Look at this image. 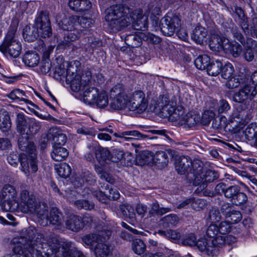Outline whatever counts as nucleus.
Returning a JSON list of instances; mask_svg holds the SVG:
<instances>
[{"instance_id": "393cba45", "label": "nucleus", "mask_w": 257, "mask_h": 257, "mask_svg": "<svg viewBox=\"0 0 257 257\" xmlns=\"http://www.w3.org/2000/svg\"><path fill=\"white\" fill-rule=\"evenodd\" d=\"M84 182L90 185L96 182L95 176L87 170L82 171L80 176L75 178V185L77 187L81 186Z\"/></svg>"}, {"instance_id": "49530a36", "label": "nucleus", "mask_w": 257, "mask_h": 257, "mask_svg": "<svg viewBox=\"0 0 257 257\" xmlns=\"http://www.w3.org/2000/svg\"><path fill=\"white\" fill-rule=\"evenodd\" d=\"M108 104V98L107 94L104 91H101L98 93L94 101V104L98 107L103 108L107 106Z\"/></svg>"}, {"instance_id": "79ce46f5", "label": "nucleus", "mask_w": 257, "mask_h": 257, "mask_svg": "<svg viewBox=\"0 0 257 257\" xmlns=\"http://www.w3.org/2000/svg\"><path fill=\"white\" fill-rule=\"evenodd\" d=\"M222 67V64L220 61L210 62L207 68V73L209 75L217 76L220 73Z\"/></svg>"}, {"instance_id": "1a4fd4ad", "label": "nucleus", "mask_w": 257, "mask_h": 257, "mask_svg": "<svg viewBox=\"0 0 257 257\" xmlns=\"http://www.w3.org/2000/svg\"><path fill=\"white\" fill-rule=\"evenodd\" d=\"M148 101L145 93L141 90L136 91L130 97L127 107L131 111H136L141 113L146 110L148 107Z\"/></svg>"}, {"instance_id": "680f3d73", "label": "nucleus", "mask_w": 257, "mask_h": 257, "mask_svg": "<svg viewBox=\"0 0 257 257\" xmlns=\"http://www.w3.org/2000/svg\"><path fill=\"white\" fill-rule=\"evenodd\" d=\"M73 204L78 209L91 210L94 208V204L93 202L86 200H77L75 201Z\"/></svg>"}, {"instance_id": "09e8293b", "label": "nucleus", "mask_w": 257, "mask_h": 257, "mask_svg": "<svg viewBox=\"0 0 257 257\" xmlns=\"http://www.w3.org/2000/svg\"><path fill=\"white\" fill-rule=\"evenodd\" d=\"M2 194L4 200L5 198L14 199L17 196V193L13 186L7 184L4 186Z\"/></svg>"}, {"instance_id": "9b49d317", "label": "nucleus", "mask_w": 257, "mask_h": 257, "mask_svg": "<svg viewBox=\"0 0 257 257\" xmlns=\"http://www.w3.org/2000/svg\"><path fill=\"white\" fill-rule=\"evenodd\" d=\"M191 170L187 174V182L194 186L199 185L202 180L201 175L203 174V164L198 160L192 161Z\"/></svg>"}, {"instance_id": "58836bf2", "label": "nucleus", "mask_w": 257, "mask_h": 257, "mask_svg": "<svg viewBox=\"0 0 257 257\" xmlns=\"http://www.w3.org/2000/svg\"><path fill=\"white\" fill-rule=\"evenodd\" d=\"M119 209L122 215L125 218L134 221L136 218V214L133 207L128 204H124L119 206Z\"/></svg>"}, {"instance_id": "2f4dec72", "label": "nucleus", "mask_w": 257, "mask_h": 257, "mask_svg": "<svg viewBox=\"0 0 257 257\" xmlns=\"http://www.w3.org/2000/svg\"><path fill=\"white\" fill-rule=\"evenodd\" d=\"M66 81L70 83L71 89L74 92H77L81 88L83 89L86 85L81 79V76L75 74L73 78H71L70 76H66Z\"/></svg>"}, {"instance_id": "f257e3e1", "label": "nucleus", "mask_w": 257, "mask_h": 257, "mask_svg": "<svg viewBox=\"0 0 257 257\" xmlns=\"http://www.w3.org/2000/svg\"><path fill=\"white\" fill-rule=\"evenodd\" d=\"M32 244L36 247V250L43 257H86L83 252L73 245V243L64 241L60 243L57 236L51 233L44 237L42 234H38Z\"/></svg>"}, {"instance_id": "3c124183", "label": "nucleus", "mask_w": 257, "mask_h": 257, "mask_svg": "<svg viewBox=\"0 0 257 257\" xmlns=\"http://www.w3.org/2000/svg\"><path fill=\"white\" fill-rule=\"evenodd\" d=\"M162 224L165 227L175 226L178 222V218L175 214H170L163 217L161 220Z\"/></svg>"}, {"instance_id": "412c9836", "label": "nucleus", "mask_w": 257, "mask_h": 257, "mask_svg": "<svg viewBox=\"0 0 257 257\" xmlns=\"http://www.w3.org/2000/svg\"><path fill=\"white\" fill-rule=\"evenodd\" d=\"M79 17L77 16H72L66 17L65 16L62 18L59 16H57L56 21L60 29L64 31L72 32L74 30V24L78 21Z\"/></svg>"}, {"instance_id": "0eeeda50", "label": "nucleus", "mask_w": 257, "mask_h": 257, "mask_svg": "<svg viewBox=\"0 0 257 257\" xmlns=\"http://www.w3.org/2000/svg\"><path fill=\"white\" fill-rule=\"evenodd\" d=\"M124 41L125 43L128 47L137 48L142 45L143 41L155 44H159L161 42V39L150 33L138 32L134 34L127 35Z\"/></svg>"}, {"instance_id": "4c0bfd02", "label": "nucleus", "mask_w": 257, "mask_h": 257, "mask_svg": "<svg viewBox=\"0 0 257 257\" xmlns=\"http://www.w3.org/2000/svg\"><path fill=\"white\" fill-rule=\"evenodd\" d=\"M68 155L67 150L62 147H55L51 153L52 158L56 161H62Z\"/></svg>"}, {"instance_id": "a18cd8bd", "label": "nucleus", "mask_w": 257, "mask_h": 257, "mask_svg": "<svg viewBox=\"0 0 257 257\" xmlns=\"http://www.w3.org/2000/svg\"><path fill=\"white\" fill-rule=\"evenodd\" d=\"M210 61V57L208 55H200L195 60L194 64L198 69L204 70L206 68L207 69Z\"/></svg>"}, {"instance_id": "7ed1b4c3", "label": "nucleus", "mask_w": 257, "mask_h": 257, "mask_svg": "<svg viewBox=\"0 0 257 257\" xmlns=\"http://www.w3.org/2000/svg\"><path fill=\"white\" fill-rule=\"evenodd\" d=\"M215 191L218 195L223 194L226 198L235 205L244 204L247 201V196L240 191V188L238 185L228 186L221 182L216 185Z\"/></svg>"}, {"instance_id": "cd10ccee", "label": "nucleus", "mask_w": 257, "mask_h": 257, "mask_svg": "<svg viewBox=\"0 0 257 257\" xmlns=\"http://www.w3.org/2000/svg\"><path fill=\"white\" fill-rule=\"evenodd\" d=\"M83 100L85 103L89 104H93L94 101L98 95L99 90L97 88L86 86L83 89Z\"/></svg>"}, {"instance_id": "f704fd0d", "label": "nucleus", "mask_w": 257, "mask_h": 257, "mask_svg": "<svg viewBox=\"0 0 257 257\" xmlns=\"http://www.w3.org/2000/svg\"><path fill=\"white\" fill-rule=\"evenodd\" d=\"M225 49L227 50L235 58L238 57L243 52L242 45L236 41L232 42H230L228 41V42L226 43Z\"/></svg>"}, {"instance_id": "aec40b11", "label": "nucleus", "mask_w": 257, "mask_h": 257, "mask_svg": "<svg viewBox=\"0 0 257 257\" xmlns=\"http://www.w3.org/2000/svg\"><path fill=\"white\" fill-rule=\"evenodd\" d=\"M192 160L188 156H182L178 158L175 163V169L180 175H185L187 180V174L191 170Z\"/></svg>"}, {"instance_id": "6ab92c4d", "label": "nucleus", "mask_w": 257, "mask_h": 257, "mask_svg": "<svg viewBox=\"0 0 257 257\" xmlns=\"http://www.w3.org/2000/svg\"><path fill=\"white\" fill-rule=\"evenodd\" d=\"M83 218L77 215L71 214L65 221L66 228L73 232H78L84 226Z\"/></svg>"}, {"instance_id": "a878e982", "label": "nucleus", "mask_w": 257, "mask_h": 257, "mask_svg": "<svg viewBox=\"0 0 257 257\" xmlns=\"http://www.w3.org/2000/svg\"><path fill=\"white\" fill-rule=\"evenodd\" d=\"M23 36L25 41L34 42L40 36L39 32L34 24L32 27L26 25L23 29Z\"/></svg>"}, {"instance_id": "f8f14e48", "label": "nucleus", "mask_w": 257, "mask_h": 257, "mask_svg": "<svg viewBox=\"0 0 257 257\" xmlns=\"http://www.w3.org/2000/svg\"><path fill=\"white\" fill-rule=\"evenodd\" d=\"M257 90H253L252 87L250 85H245L242 88L239 89L238 91L234 93L232 97L233 101L243 103L246 107V105H248V100H251L255 96Z\"/></svg>"}, {"instance_id": "f03ea898", "label": "nucleus", "mask_w": 257, "mask_h": 257, "mask_svg": "<svg viewBox=\"0 0 257 257\" xmlns=\"http://www.w3.org/2000/svg\"><path fill=\"white\" fill-rule=\"evenodd\" d=\"M131 11L127 6L123 5H113L106 10L105 19L112 32L121 31L129 25L127 18Z\"/></svg>"}, {"instance_id": "052dcab7", "label": "nucleus", "mask_w": 257, "mask_h": 257, "mask_svg": "<svg viewBox=\"0 0 257 257\" xmlns=\"http://www.w3.org/2000/svg\"><path fill=\"white\" fill-rule=\"evenodd\" d=\"M25 92L23 90H21L19 89H15L12 91L8 95L9 97L13 100L19 99L20 101H24L27 103H30L32 105H35L30 100L22 98V96L25 95Z\"/></svg>"}, {"instance_id": "69168bd1", "label": "nucleus", "mask_w": 257, "mask_h": 257, "mask_svg": "<svg viewBox=\"0 0 257 257\" xmlns=\"http://www.w3.org/2000/svg\"><path fill=\"white\" fill-rule=\"evenodd\" d=\"M221 219V216L219 210L215 208L210 209L207 219L211 223L219 222Z\"/></svg>"}, {"instance_id": "4d7b16f0", "label": "nucleus", "mask_w": 257, "mask_h": 257, "mask_svg": "<svg viewBox=\"0 0 257 257\" xmlns=\"http://www.w3.org/2000/svg\"><path fill=\"white\" fill-rule=\"evenodd\" d=\"M199 118L196 115H193L190 113H187L184 116L181 124H186L189 127L194 126L197 122L199 121Z\"/></svg>"}, {"instance_id": "ddd939ff", "label": "nucleus", "mask_w": 257, "mask_h": 257, "mask_svg": "<svg viewBox=\"0 0 257 257\" xmlns=\"http://www.w3.org/2000/svg\"><path fill=\"white\" fill-rule=\"evenodd\" d=\"M166 131L165 130H151L145 132V133H141L138 131L133 130V131H127L124 132H122L121 135H124V140L126 141H129L133 139H145L146 138L152 139H154V137H150V134H156L164 136L168 140H170L168 135L166 134Z\"/></svg>"}, {"instance_id": "bb28decb", "label": "nucleus", "mask_w": 257, "mask_h": 257, "mask_svg": "<svg viewBox=\"0 0 257 257\" xmlns=\"http://www.w3.org/2000/svg\"><path fill=\"white\" fill-rule=\"evenodd\" d=\"M153 161L159 169L164 168L168 165L169 158L164 151H157L155 154H153Z\"/></svg>"}, {"instance_id": "473e14b6", "label": "nucleus", "mask_w": 257, "mask_h": 257, "mask_svg": "<svg viewBox=\"0 0 257 257\" xmlns=\"http://www.w3.org/2000/svg\"><path fill=\"white\" fill-rule=\"evenodd\" d=\"M207 36V31L205 28L198 26L193 31L192 39L197 43L201 44L205 41Z\"/></svg>"}, {"instance_id": "6e6552de", "label": "nucleus", "mask_w": 257, "mask_h": 257, "mask_svg": "<svg viewBox=\"0 0 257 257\" xmlns=\"http://www.w3.org/2000/svg\"><path fill=\"white\" fill-rule=\"evenodd\" d=\"M34 25L41 37L49 38L52 35L51 22L48 12L41 11L36 18Z\"/></svg>"}, {"instance_id": "a211bd4d", "label": "nucleus", "mask_w": 257, "mask_h": 257, "mask_svg": "<svg viewBox=\"0 0 257 257\" xmlns=\"http://www.w3.org/2000/svg\"><path fill=\"white\" fill-rule=\"evenodd\" d=\"M34 208V210L30 211V213L36 214L38 221L41 225L44 226L47 225L49 214L47 204L45 202L39 201Z\"/></svg>"}, {"instance_id": "603ef678", "label": "nucleus", "mask_w": 257, "mask_h": 257, "mask_svg": "<svg viewBox=\"0 0 257 257\" xmlns=\"http://www.w3.org/2000/svg\"><path fill=\"white\" fill-rule=\"evenodd\" d=\"M127 96L123 86L121 84H117L114 86L110 91V98Z\"/></svg>"}, {"instance_id": "423d86ee", "label": "nucleus", "mask_w": 257, "mask_h": 257, "mask_svg": "<svg viewBox=\"0 0 257 257\" xmlns=\"http://www.w3.org/2000/svg\"><path fill=\"white\" fill-rule=\"evenodd\" d=\"M15 120L17 131L19 134H36L41 128L39 122L30 119L23 113H17Z\"/></svg>"}, {"instance_id": "ea45409f", "label": "nucleus", "mask_w": 257, "mask_h": 257, "mask_svg": "<svg viewBox=\"0 0 257 257\" xmlns=\"http://www.w3.org/2000/svg\"><path fill=\"white\" fill-rule=\"evenodd\" d=\"M246 139L248 141H257V124L251 123L249 124L244 131Z\"/></svg>"}, {"instance_id": "e2e57ef3", "label": "nucleus", "mask_w": 257, "mask_h": 257, "mask_svg": "<svg viewBox=\"0 0 257 257\" xmlns=\"http://www.w3.org/2000/svg\"><path fill=\"white\" fill-rule=\"evenodd\" d=\"M225 218L231 224L236 223L241 220L242 214L239 211L232 210Z\"/></svg>"}, {"instance_id": "7c9ffc66", "label": "nucleus", "mask_w": 257, "mask_h": 257, "mask_svg": "<svg viewBox=\"0 0 257 257\" xmlns=\"http://www.w3.org/2000/svg\"><path fill=\"white\" fill-rule=\"evenodd\" d=\"M95 151L96 158L100 163H104L110 161V153L106 148L98 146L93 148Z\"/></svg>"}, {"instance_id": "b1692460", "label": "nucleus", "mask_w": 257, "mask_h": 257, "mask_svg": "<svg viewBox=\"0 0 257 257\" xmlns=\"http://www.w3.org/2000/svg\"><path fill=\"white\" fill-rule=\"evenodd\" d=\"M153 154L149 151H142L137 153L135 161L138 166L150 165L153 164Z\"/></svg>"}, {"instance_id": "20e7f679", "label": "nucleus", "mask_w": 257, "mask_h": 257, "mask_svg": "<svg viewBox=\"0 0 257 257\" xmlns=\"http://www.w3.org/2000/svg\"><path fill=\"white\" fill-rule=\"evenodd\" d=\"M16 28H10L0 45V51L4 55L14 58L18 57L22 51L21 44L16 38Z\"/></svg>"}, {"instance_id": "2eb2a0df", "label": "nucleus", "mask_w": 257, "mask_h": 257, "mask_svg": "<svg viewBox=\"0 0 257 257\" xmlns=\"http://www.w3.org/2000/svg\"><path fill=\"white\" fill-rule=\"evenodd\" d=\"M35 135L29 133L26 135L19 134L18 139V148L29 155L34 154L36 149L32 137Z\"/></svg>"}, {"instance_id": "e433bc0d", "label": "nucleus", "mask_w": 257, "mask_h": 257, "mask_svg": "<svg viewBox=\"0 0 257 257\" xmlns=\"http://www.w3.org/2000/svg\"><path fill=\"white\" fill-rule=\"evenodd\" d=\"M247 111L245 109H242L240 111L236 109L230 116L229 121L231 123L235 121L237 124L242 121L245 122L247 120Z\"/></svg>"}, {"instance_id": "de8ad7c7", "label": "nucleus", "mask_w": 257, "mask_h": 257, "mask_svg": "<svg viewBox=\"0 0 257 257\" xmlns=\"http://www.w3.org/2000/svg\"><path fill=\"white\" fill-rule=\"evenodd\" d=\"M211 243H212L210 238H201L196 241L195 245L201 251H206L208 254H209V253H211L212 252V247L210 246Z\"/></svg>"}, {"instance_id": "338daca9", "label": "nucleus", "mask_w": 257, "mask_h": 257, "mask_svg": "<svg viewBox=\"0 0 257 257\" xmlns=\"http://www.w3.org/2000/svg\"><path fill=\"white\" fill-rule=\"evenodd\" d=\"M230 109V106L228 102L225 100L222 99L217 103V106L216 108L219 114L226 113Z\"/></svg>"}, {"instance_id": "dca6fc26", "label": "nucleus", "mask_w": 257, "mask_h": 257, "mask_svg": "<svg viewBox=\"0 0 257 257\" xmlns=\"http://www.w3.org/2000/svg\"><path fill=\"white\" fill-rule=\"evenodd\" d=\"M38 233L35 234L34 238H32L27 244L24 245V250L22 247L19 246H15L13 249L15 254L12 255L11 257H20L18 254L22 255V257H34L35 254L37 257H43L38 253L36 250V247L32 244V241L36 239L37 235Z\"/></svg>"}, {"instance_id": "c756f323", "label": "nucleus", "mask_w": 257, "mask_h": 257, "mask_svg": "<svg viewBox=\"0 0 257 257\" xmlns=\"http://www.w3.org/2000/svg\"><path fill=\"white\" fill-rule=\"evenodd\" d=\"M63 216L61 212L56 207H53L48 215V223L60 225L63 221Z\"/></svg>"}, {"instance_id": "f3484780", "label": "nucleus", "mask_w": 257, "mask_h": 257, "mask_svg": "<svg viewBox=\"0 0 257 257\" xmlns=\"http://www.w3.org/2000/svg\"><path fill=\"white\" fill-rule=\"evenodd\" d=\"M78 38V35L73 32H68L64 37L63 40L61 41L57 46L56 49L60 50H68L69 52H74L77 50L78 47L74 44Z\"/></svg>"}, {"instance_id": "6e6d98bb", "label": "nucleus", "mask_w": 257, "mask_h": 257, "mask_svg": "<svg viewBox=\"0 0 257 257\" xmlns=\"http://www.w3.org/2000/svg\"><path fill=\"white\" fill-rule=\"evenodd\" d=\"M227 80V81L225 83V86L228 89L237 88L241 83H243L242 79L239 75L232 76Z\"/></svg>"}, {"instance_id": "0e129e2a", "label": "nucleus", "mask_w": 257, "mask_h": 257, "mask_svg": "<svg viewBox=\"0 0 257 257\" xmlns=\"http://www.w3.org/2000/svg\"><path fill=\"white\" fill-rule=\"evenodd\" d=\"M221 76L225 79H227L233 76L234 70L231 63H227L221 68Z\"/></svg>"}, {"instance_id": "39448f33", "label": "nucleus", "mask_w": 257, "mask_h": 257, "mask_svg": "<svg viewBox=\"0 0 257 257\" xmlns=\"http://www.w3.org/2000/svg\"><path fill=\"white\" fill-rule=\"evenodd\" d=\"M181 21L179 14L168 13L160 20L161 31L165 36H172L181 27Z\"/></svg>"}, {"instance_id": "72a5a7b5", "label": "nucleus", "mask_w": 257, "mask_h": 257, "mask_svg": "<svg viewBox=\"0 0 257 257\" xmlns=\"http://www.w3.org/2000/svg\"><path fill=\"white\" fill-rule=\"evenodd\" d=\"M201 178L202 180V181H201L202 182H201L198 186H199L201 189H204L207 186L206 183L212 182L217 179L218 174L214 171L208 170L206 171L205 174L201 175Z\"/></svg>"}, {"instance_id": "37998d69", "label": "nucleus", "mask_w": 257, "mask_h": 257, "mask_svg": "<svg viewBox=\"0 0 257 257\" xmlns=\"http://www.w3.org/2000/svg\"><path fill=\"white\" fill-rule=\"evenodd\" d=\"M96 233H89L82 237L83 242L88 246L93 248L95 247L96 244L100 242Z\"/></svg>"}, {"instance_id": "bf43d9fd", "label": "nucleus", "mask_w": 257, "mask_h": 257, "mask_svg": "<svg viewBox=\"0 0 257 257\" xmlns=\"http://www.w3.org/2000/svg\"><path fill=\"white\" fill-rule=\"evenodd\" d=\"M184 110L181 106L174 107V111L169 118L172 121H179V123L184 118Z\"/></svg>"}, {"instance_id": "774afa93", "label": "nucleus", "mask_w": 257, "mask_h": 257, "mask_svg": "<svg viewBox=\"0 0 257 257\" xmlns=\"http://www.w3.org/2000/svg\"><path fill=\"white\" fill-rule=\"evenodd\" d=\"M96 233L100 242H103L107 240L111 235V231L106 228L97 230Z\"/></svg>"}, {"instance_id": "c03bdc74", "label": "nucleus", "mask_w": 257, "mask_h": 257, "mask_svg": "<svg viewBox=\"0 0 257 257\" xmlns=\"http://www.w3.org/2000/svg\"><path fill=\"white\" fill-rule=\"evenodd\" d=\"M109 251V247L103 242H99L94 247V253L96 257H107Z\"/></svg>"}, {"instance_id": "864d4df0", "label": "nucleus", "mask_w": 257, "mask_h": 257, "mask_svg": "<svg viewBox=\"0 0 257 257\" xmlns=\"http://www.w3.org/2000/svg\"><path fill=\"white\" fill-rule=\"evenodd\" d=\"M231 33L233 38L240 44L244 46L245 44V39L240 29L236 25H232L230 29Z\"/></svg>"}, {"instance_id": "9d476101", "label": "nucleus", "mask_w": 257, "mask_h": 257, "mask_svg": "<svg viewBox=\"0 0 257 257\" xmlns=\"http://www.w3.org/2000/svg\"><path fill=\"white\" fill-rule=\"evenodd\" d=\"M129 25L132 24L135 30L142 31L147 30L148 26V18L147 16L143 15L141 10H136L133 12L131 11L128 17Z\"/></svg>"}, {"instance_id": "13d9d810", "label": "nucleus", "mask_w": 257, "mask_h": 257, "mask_svg": "<svg viewBox=\"0 0 257 257\" xmlns=\"http://www.w3.org/2000/svg\"><path fill=\"white\" fill-rule=\"evenodd\" d=\"M11 125L10 116L8 112H5L4 117L0 120V130L3 132H8L11 129Z\"/></svg>"}, {"instance_id": "8fccbe9b", "label": "nucleus", "mask_w": 257, "mask_h": 257, "mask_svg": "<svg viewBox=\"0 0 257 257\" xmlns=\"http://www.w3.org/2000/svg\"><path fill=\"white\" fill-rule=\"evenodd\" d=\"M132 249L137 254H143L146 250V245L141 239H135L132 242Z\"/></svg>"}, {"instance_id": "4468645a", "label": "nucleus", "mask_w": 257, "mask_h": 257, "mask_svg": "<svg viewBox=\"0 0 257 257\" xmlns=\"http://www.w3.org/2000/svg\"><path fill=\"white\" fill-rule=\"evenodd\" d=\"M21 210L24 213L30 212L34 210V206L37 205V201L35 195L27 190H23L20 194Z\"/></svg>"}, {"instance_id": "4be33fe9", "label": "nucleus", "mask_w": 257, "mask_h": 257, "mask_svg": "<svg viewBox=\"0 0 257 257\" xmlns=\"http://www.w3.org/2000/svg\"><path fill=\"white\" fill-rule=\"evenodd\" d=\"M48 137L52 139L53 148L61 147L66 142V137L57 127H52L49 131Z\"/></svg>"}, {"instance_id": "a19ab883", "label": "nucleus", "mask_w": 257, "mask_h": 257, "mask_svg": "<svg viewBox=\"0 0 257 257\" xmlns=\"http://www.w3.org/2000/svg\"><path fill=\"white\" fill-rule=\"evenodd\" d=\"M55 168L58 175L63 178L68 177L71 173V167L65 163L56 165Z\"/></svg>"}, {"instance_id": "5fc2aeb1", "label": "nucleus", "mask_w": 257, "mask_h": 257, "mask_svg": "<svg viewBox=\"0 0 257 257\" xmlns=\"http://www.w3.org/2000/svg\"><path fill=\"white\" fill-rule=\"evenodd\" d=\"M243 56L244 59L247 62H251L256 54V50L251 46L244 45Z\"/></svg>"}, {"instance_id": "5701e85b", "label": "nucleus", "mask_w": 257, "mask_h": 257, "mask_svg": "<svg viewBox=\"0 0 257 257\" xmlns=\"http://www.w3.org/2000/svg\"><path fill=\"white\" fill-rule=\"evenodd\" d=\"M228 40L224 37H221L217 34L211 35L209 40V47L211 50L214 52H220L225 49L226 43Z\"/></svg>"}, {"instance_id": "c85d7f7f", "label": "nucleus", "mask_w": 257, "mask_h": 257, "mask_svg": "<svg viewBox=\"0 0 257 257\" xmlns=\"http://www.w3.org/2000/svg\"><path fill=\"white\" fill-rule=\"evenodd\" d=\"M23 60L26 65L33 67L38 64L40 61V57L36 52L28 51L24 54Z\"/></svg>"}, {"instance_id": "c9c22d12", "label": "nucleus", "mask_w": 257, "mask_h": 257, "mask_svg": "<svg viewBox=\"0 0 257 257\" xmlns=\"http://www.w3.org/2000/svg\"><path fill=\"white\" fill-rule=\"evenodd\" d=\"M110 106L114 110H122L127 106V96L110 98Z\"/></svg>"}]
</instances>
